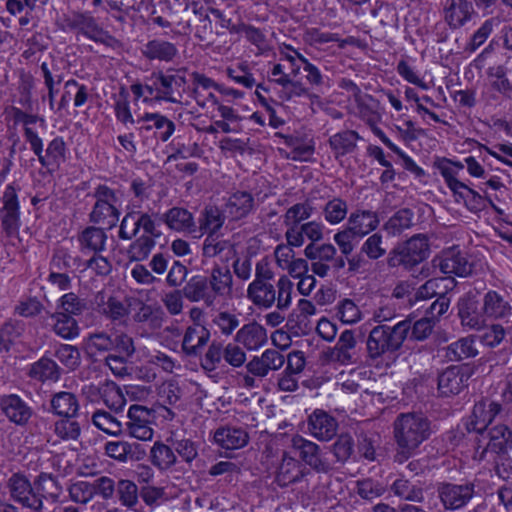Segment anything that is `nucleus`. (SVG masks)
<instances>
[{
	"label": "nucleus",
	"mask_w": 512,
	"mask_h": 512,
	"mask_svg": "<svg viewBox=\"0 0 512 512\" xmlns=\"http://www.w3.org/2000/svg\"><path fill=\"white\" fill-rule=\"evenodd\" d=\"M254 279L247 287V298L260 309H269L274 304L280 311L291 306L293 282L288 276L282 275L274 286L275 273L270 262L262 258L255 264Z\"/></svg>",
	"instance_id": "1"
},
{
	"label": "nucleus",
	"mask_w": 512,
	"mask_h": 512,
	"mask_svg": "<svg viewBox=\"0 0 512 512\" xmlns=\"http://www.w3.org/2000/svg\"><path fill=\"white\" fill-rule=\"evenodd\" d=\"M393 433L397 444L395 461L403 463L429 438L430 421L420 413H401L393 422Z\"/></svg>",
	"instance_id": "2"
},
{
	"label": "nucleus",
	"mask_w": 512,
	"mask_h": 512,
	"mask_svg": "<svg viewBox=\"0 0 512 512\" xmlns=\"http://www.w3.org/2000/svg\"><path fill=\"white\" fill-rule=\"evenodd\" d=\"M408 324L400 321L394 325L378 324L373 327L366 340L367 358L377 361L386 354L399 351L407 339Z\"/></svg>",
	"instance_id": "3"
},
{
	"label": "nucleus",
	"mask_w": 512,
	"mask_h": 512,
	"mask_svg": "<svg viewBox=\"0 0 512 512\" xmlns=\"http://www.w3.org/2000/svg\"><path fill=\"white\" fill-rule=\"evenodd\" d=\"M91 196L95 202L88 215L89 221L107 230L116 227L121 215L118 192L106 184H98Z\"/></svg>",
	"instance_id": "4"
},
{
	"label": "nucleus",
	"mask_w": 512,
	"mask_h": 512,
	"mask_svg": "<svg viewBox=\"0 0 512 512\" xmlns=\"http://www.w3.org/2000/svg\"><path fill=\"white\" fill-rule=\"evenodd\" d=\"M430 255L429 238L426 234H415L405 242L390 250L387 265L390 268L402 266L411 271Z\"/></svg>",
	"instance_id": "5"
},
{
	"label": "nucleus",
	"mask_w": 512,
	"mask_h": 512,
	"mask_svg": "<svg viewBox=\"0 0 512 512\" xmlns=\"http://www.w3.org/2000/svg\"><path fill=\"white\" fill-rule=\"evenodd\" d=\"M24 137L30 145V149L37 156L40 165L48 172L58 171L67 159V147L60 136L53 138L44 150L43 141L32 128L24 129Z\"/></svg>",
	"instance_id": "6"
},
{
	"label": "nucleus",
	"mask_w": 512,
	"mask_h": 512,
	"mask_svg": "<svg viewBox=\"0 0 512 512\" xmlns=\"http://www.w3.org/2000/svg\"><path fill=\"white\" fill-rule=\"evenodd\" d=\"M304 254L312 261V272L322 278L328 276L331 269L337 272L346 265L345 258L337 256L336 248L330 243H310L305 247Z\"/></svg>",
	"instance_id": "7"
},
{
	"label": "nucleus",
	"mask_w": 512,
	"mask_h": 512,
	"mask_svg": "<svg viewBox=\"0 0 512 512\" xmlns=\"http://www.w3.org/2000/svg\"><path fill=\"white\" fill-rule=\"evenodd\" d=\"M20 187L16 182L5 186L0 197V222L2 231L7 237L18 234L21 226V208L18 192Z\"/></svg>",
	"instance_id": "8"
},
{
	"label": "nucleus",
	"mask_w": 512,
	"mask_h": 512,
	"mask_svg": "<svg viewBox=\"0 0 512 512\" xmlns=\"http://www.w3.org/2000/svg\"><path fill=\"white\" fill-rule=\"evenodd\" d=\"M64 26L70 31H77L86 38L112 46L116 39L105 31L97 20L88 12H72L63 19Z\"/></svg>",
	"instance_id": "9"
},
{
	"label": "nucleus",
	"mask_w": 512,
	"mask_h": 512,
	"mask_svg": "<svg viewBox=\"0 0 512 512\" xmlns=\"http://www.w3.org/2000/svg\"><path fill=\"white\" fill-rule=\"evenodd\" d=\"M360 351L355 332L346 329L339 335L336 344L324 352V357L329 363L349 366L360 362Z\"/></svg>",
	"instance_id": "10"
},
{
	"label": "nucleus",
	"mask_w": 512,
	"mask_h": 512,
	"mask_svg": "<svg viewBox=\"0 0 512 512\" xmlns=\"http://www.w3.org/2000/svg\"><path fill=\"white\" fill-rule=\"evenodd\" d=\"M151 79H158L160 101L180 104L185 93L187 79L182 69L169 68L164 71H154Z\"/></svg>",
	"instance_id": "11"
},
{
	"label": "nucleus",
	"mask_w": 512,
	"mask_h": 512,
	"mask_svg": "<svg viewBox=\"0 0 512 512\" xmlns=\"http://www.w3.org/2000/svg\"><path fill=\"white\" fill-rule=\"evenodd\" d=\"M432 262L443 274L449 276L468 277L474 269V264L469 260L467 252L460 249L459 246L443 250Z\"/></svg>",
	"instance_id": "12"
},
{
	"label": "nucleus",
	"mask_w": 512,
	"mask_h": 512,
	"mask_svg": "<svg viewBox=\"0 0 512 512\" xmlns=\"http://www.w3.org/2000/svg\"><path fill=\"white\" fill-rule=\"evenodd\" d=\"M502 411V406L490 399H481L475 403L472 414L466 421L465 429L471 434L475 435V440L478 436H484V432L489 424L499 415Z\"/></svg>",
	"instance_id": "13"
},
{
	"label": "nucleus",
	"mask_w": 512,
	"mask_h": 512,
	"mask_svg": "<svg viewBox=\"0 0 512 512\" xmlns=\"http://www.w3.org/2000/svg\"><path fill=\"white\" fill-rule=\"evenodd\" d=\"M437 494L445 509L458 510L473 498L475 485L473 482L462 484L443 482L438 484Z\"/></svg>",
	"instance_id": "14"
},
{
	"label": "nucleus",
	"mask_w": 512,
	"mask_h": 512,
	"mask_svg": "<svg viewBox=\"0 0 512 512\" xmlns=\"http://www.w3.org/2000/svg\"><path fill=\"white\" fill-rule=\"evenodd\" d=\"M9 489L11 497L23 507L35 512L42 510L41 496L37 493L35 484L32 485L26 477L14 474L9 479Z\"/></svg>",
	"instance_id": "15"
},
{
	"label": "nucleus",
	"mask_w": 512,
	"mask_h": 512,
	"mask_svg": "<svg viewBox=\"0 0 512 512\" xmlns=\"http://www.w3.org/2000/svg\"><path fill=\"white\" fill-rule=\"evenodd\" d=\"M9 489L11 497L23 507L35 512L42 510L41 496L37 493L35 484L32 485L26 477L14 474L9 479Z\"/></svg>",
	"instance_id": "16"
},
{
	"label": "nucleus",
	"mask_w": 512,
	"mask_h": 512,
	"mask_svg": "<svg viewBox=\"0 0 512 512\" xmlns=\"http://www.w3.org/2000/svg\"><path fill=\"white\" fill-rule=\"evenodd\" d=\"M457 308L461 325L464 328L479 331L486 327L487 317L483 305L480 306V302L474 295L467 294L461 297Z\"/></svg>",
	"instance_id": "17"
},
{
	"label": "nucleus",
	"mask_w": 512,
	"mask_h": 512,
	"mask_svg": "<svg viewBox=\"0 0 512 512\" xmlns=\"http://www.w3.org/2000/svg\"><path fill=\"white\" fill-rule=\"evenodd\" d=\"M126 423L128 434L136 439L147 441L153 437L152 412L142 405H131L127 413Z\"/></svg>",
	"instance_id": "18"
},
{
	"label": "nucleus",
	"mask_w": 512,
	"mask_h": 512,
	"mask_svg": "<svg viewBox=\"0 0 512 512\" xmlns=\"http://www.w3.org/2000/svg\"><path fill=\"white\" fill-rule=\"evenodd\" d=\"M207 279L216 303L220 300H230L234 297V279L228 266L213 265L207 275Z\"/></svg>",
	"instance_id": "19"
},
{
	"label": "nucleus",
	"mask_w": 512,
	"mask_h": 512,
	"mask_svg": "<svg viewBox=\"0 0 512 512\" xmlns=\"http://www.w3.org/2000/svg\"><path fill=\"white\" fill-rule=\"evenodd\" d=\"M97 312L113 324L126 325L129 307L117 296L100 292L95 298Z\"/></svg>",
	"instance_id": "20"
},
{
	"label": "nucleus",
	"mask_w": 512,
	"mask_h": 512,
	"mask_svg": "<svg viewBox=\"0 0 512 512\" xmlns=\"http://www.w3.org/2000/svg\"><path fill=\"white\" fill-rule=\"evenodd\" d=\"M477 441V453L480 448L479 458L483 459L488 451L496 454L504 452L509 446L512 445V431L506 425H497L484 432V436H480Z\"/></svg>",
	"instance_id": "21"
},
{
	"label": "nucleus",
	"mask_w": 512,
	"mask_h": 512,
	"mask_svg": "<svg viewBox=\"0 0 512 512\" xmlns=\"http://www.w3.org/2000/svg\"><path fill=\"white\" fill-rule=\"evenodd\" d=\"M487 319L508 321L512 317V300L505 292L487 291L482 298Z\"/></svg>",
	"instance_id": "22"
},
{
	"label": "nucleus",
	"mask_w": 512,
	"mask_h": 512,
	"mask_svg": "<svg viewBox=\"0 0 512 512\" xmlns=\"http://www.w3.org/2000/svg\"><path fill=\"white\" fill-rule=\"evenodd\" d=\"M307 428L310 435L319 441H329L337 433L338 422L325 410L315 409L308 417Z\"/></svg>",
	"instance_id": "23"
},
{
	"label": "nucleus",
	"mask_w": 512,
	"mask_h": 512,
	"mask_svg": "<svg viewBox=\"0 0 512 512\" xmlns=\"http://www.w3.org/2000/svg\"><path fill=\"white\" fill-rule=\"evenodd\" d=\"M285 363L284 355L276 349H267L261 356H254L246 364L247 371L255 377H266L270 371L279 370Z\"/></svg>",
	"instance_id": "24"
},
{
	"label": "nucleus",
	"mask_w": 512,
	"mask_h": 512,
	"mask_svg": "<svg viewBox=\"0 0 512 512\" xmlns=\"http://www.w3.org/2000/svg\"><path fill=\"white\" fill-rule=\"evenodd\" d=\"M0 408L10 422L19 426L26 425L33 414L32 408L16 394L2 396Z\"/></svg>",
	"instance_id": "25"
},
{
	"label": "nucleus",
	"mask_w": 512,
	"mask_h": 512,
	"mask_svg": "<svg viewBox=\"0 0 512 512\" xmlns=\"http://www.w3.org/2000/svg\"><path fill=\"white\" fill-rule=\"evenodd\" d=\"M183 296L190 302H202L206 307L216 305L207 276L195 275L191 277L182 289Z\"/></svg>",
	"instance_id": "26"
},
{
	"label": "nucleus",
	"mask_w": 512,
	"mask_h": 512,
	"mask_svg": "<svg viewBox=\"0 0 512 512\" xmlns=\"http://www.w3.org/2000/svg\"><path fill=\"white\" fill-rule=\"evenodd\" d=\"M266 329L256 321L244 324L237 330L234 341L249 351H256L267 342Z\"/></svg>",
	"instance_id": "27"
},
{
	"label": "nucleus",
	"mask_w": 512,
	"mask_h": 512,
	"mask_svg": "<svg viewBox=\"0 0 512 512\" xmlns=\"http://www.w3.org/2000/svg\"><path fill=\"white\" fill-rule=\"evenodd\" d=\"M213 439L223 449L236 450L247 445L249 435L242 427L226 425L215 430Z\"/></svg>",
	"instance_id": "28"
},
{
	"label": "nucleus",
	"mask_w": 512,
	"mask_h": 512,
	"mask_svg": "<svg viewBox=\"0 0 512 512\" xmlns=\"http://www.w3.org/2000/svg\"><path fill=\"white\" fill-rule=\"evenodd\" d=\"M210 339V331L204 325H190L186 328L182 339V351L190 357L202 353Z\"/></svg>",
	"instance_id": "29"
},
{
	"label": "nucleus",
	"mask_w": 512,
	"mask_h": 512,
	"mask_svg": "<svg viewBox=\"0 0 512 512\" xmlns=\"http://www.w3.org/2000/svg\"><path fill=\"white\" fill-rule=\"evenodd\" d=\"M47 326L64 340H73L80 334L77 320L65 312L48 313Z\"/></svg>",
	"instance_id": "30"
},
{
	"label": "nucleus",
	"mask_w": 512,
	"mask_h": 512,
	"mask_svg": "<svg viewBox=\"0 0 512 512\" xmlns=\"http://www.w3.org/2000/svg\"><path fill=\"white\" fill-rule=\"evenodd\" d=\"M308 473L309 471L303 467L299 460L283 453L275 479L279 486L287 487L300 481Z\"/></svg>",
	"instance_id": "31"
},
{
	"label": "nucleus",
	"mask_w": 512,
	"mask_h": 512,
	"mask_svg": "<svg viewBox=\"0 0 512 512\" xmlns=\"http://www.w3.org/2000/svg\"><path fill=\"white\" fill-rule=\"evenodd\" d=\"M141 55L149 61L171 62L178 55L174 43L155 38L146 42L140 49Z\"/></svg>",
	"instance_id": "32"
},
{
	"label": "nucleus",
	"mask_w": 512,
	"mask_h": 512,
	"mask_svg": "<svg viewBox=\"0 0 512 512\" xmlns=\"http://www.w3.org/2000/svg\"><path fill=\"white\" fill-rule=\"evenodd\" d=\"M380 220L376 212L358 209L350 213L347 228L356 237L363 238L379 226Z\"/></svg>",
	"instance_id": "33"
},
{
	"label": "nucleus",
	"mask_w": 512,
	"mask_h": 512,
	"mask_svg": "<svg viewBox=\"0 0 512 512\" xmlns=\"http://www.w3.org/2000/svg\"><path fill=\"white\" fill-rule=\"evenodd\" d=\"M474 14V8L468 0H446L444 18L448 25L457 29L467 23Z\"/></svg>",
	"instance_id": "34"
},
{
	"label": "nucleus",
	"mask_w": 512,
	"mask_h": 512,
	"mask_svg": "<svg viewBox=\"0 0 512 512\" xmlns=\"http://www.w3.org/2000/svg\"><path fill=\"white\" fill-rule=\"evenodd\" d=\"M160 220L171 230L176 232L193 233L196 224L193 214L183 207H172L163 213Z\"/></svg>",
	"instance_id": "35"
},
{
	"label": "nucleus",
	"mask_w": 512,
	"mask_h": 512,
	"mask_svg": "<svg viewBox=\"0 0 512 512\" xmlns=\"http://www.w3.org/2000/svg\"><path fill=\"white\" fill-rule=\"evenodd\" d=\"M467 375L458 366H451L438 377V390L443 396L456 395L466 386Z\"/></svg>",
	"instance_id": "36"
},
{
	"label": "nucleus",
	"mask_w": 512,
	"mask_h": 512,
	"mask_svg": "<svg viewBox=\"0 0 512 512\" xmlns=\"http://www.w3.org/2000/svg\"><path fill=\"white\" fill-rule=\"evenodd\" d=\"M316 200L317 197L312 192L305 201L296 203L288 208L283 216L284 225L286 227H296L300 226L302 221L309 219L318 210Z\"/></svg>",
	"instance_id": "37"
},
{
	"label": "nucleus",
	"mask_w": 512,
	"mask_h": 512,
	"mask_svg": "<svg viewBox=\"0 0 512 512\" xmlns=\"http://www.w3.org/2000/svg\"><path fill=\"white\" fill-rule=\"evenodd\" d=\"M254 208V197L247 191L232 193L226 204L225 211L231 220H240L248 216Z\"/></svg>",
	"instance_id": "38"
},
{
	"label": "nucleus",
	"mask_w": 512,
	"mask_h": 512,
	"mask_svg": "<svg viewBox=\"0 0 512 512\" xmlns=\"http://www.w3.org/2000/svg\"><path fill=\"white\" fill-rule=\"evenodd\" d=\"M106 228L100 226H89L85 228L78 237L82 252L101 253L106 250L107 234Z\"/></svg>",
	"instance_id": "39"
},
{
	"label": "nucleus",
	"mask_w": 512,
	"mask_h": 512,
	"mask_svg": "<svg viewBox=\"0 0 512 512\" xmlns=\"http://www.w3.org/2000/svg\"><path fill=\"white\" fill-rule=\"evenodd\" d=\"M223 211L215 205H207L200 212L198 223L201 234L214 235L218 234L225 222Z\"/></svg>",
	"instance_id": "40"
},
{
	"label": "nucleus",
	"mask_w": 512,
	"mask_h": 512,
	"mask_svg": "<svg viewBox=\"0 0 512 512\" xmlns=\"http://www.w3.org/2000/svg\"><path fill=\"white\" fill-rule=\"evenodd\" d=\"M140 122H151L152 124L142 126L140 130H158V138L162 142L168 141L176 128L172 120L160 113H145L140 119H138V123Z\"/></svg>",
	"instance_id": "41"
},
{
	"label": "nucleus",
	"mask_w": 512,
	"mask_h": 512,
	"mask_svg": "<svg viewBox=\"0 0 512 512\" xmlns=\"http://www.w3.org/2000/svg\"><path fill=\"white\" fill-rule=\"evenodd\" d=\"M89 97L90 94L87 86L80 84L74 79H70L65 82L64 93L59 101L58 110L66 108L72 99L74 106L80 108L88 101Z\"/></svg>",
	"instance_id": "42"
},
{
	"label": "nucleus",
	"mask_w": 512,
	"mask_h": 512,
	"mask_svg": "<svg viewBox=\"0 0 512 512\" xmlns=\"http://www.w3.org/2000/svg\"><path fill=\"white\" fill-rule=\"evenodd\" d=\"M359 139V134L353 130H344L330 136L329 145L335 158L338 159L341 156L352 153L356 149Z\"/></svg>",
	"instance_id": "43"
},
{
	"label": "nucleus",
	"mask_w": 512,
	"mask_h": 512,
	"mask_svg": "<svg viewBox=\"0 0 512 512\" xmlns=\"http://www.w3.org/2000/svg\"><path fill=\"white\" fill-rule=\"evenodd\" d=\"M356 104V114L368 125L374 126L381 119L378 112L380 103L372 95L363 93L354 100Z\"/></svg>",
	"instance_id": "44"
},
{
	"label": "nucleus",
	"mask_w": 512,
	"mask_h": 512,
	"mask_svg": "<svg viewBox=\"0 0 512 512\" xmlns=\"http://www.w3.org/2000/svg\"><path fill=\"white\" fill-rule=\"evenodd\" d=\"M478 355L473 336L460 338L445 348V357L449 361H461Z\"/></svg>",
	"instance_id": "45"
},
{
	"label": "nucleus",
	"mask_w": 512,
	"mask_h": 512,
	"mask_svg": "<svg viewBox=\"0 0 512 512\" xmlns=\"http://www.w3.org/2000/svg\"><path fill=\"white\" fill-rule=\"evenodd\" d=\"M28 375L30 378L41 382L57 381L61 372L60 367L54 360L42 357L31 365Z\"/></svg>",
	"instance_id": "46"
},
{
	"label": "nucleus",
	"mask_w": 512,
	"mask_h": 512,
	"mask_svg": "<svg viewBox=\"0 0 512 512\" xmlns=\"http://www.w3.org/2000/svg\"><path fill=\"white\" fill-rule=\"evenodd\" d=\"M51 408L53 413L60 417H76L79 403L73 393L62 391L53 395Z\"/></svg>",
	"instance_id": "47"
},
{
	"label": "nucleus",
	"mask_w": 512,
	"mask_h": 512,
	"mask_svg": "<svg viewBox=\"0 0 512 512\" xmlns=\"http://www.w3.org/2000/svg\"><path fill=\"white\" fill-rule=\"evenodd\" d=\"M234 253L233 244L223 239L219 234L208 235L202 245V255L204 258L222 257L229 258Z\"/></svg>",
	"instance_id": "48"
},
{
	"label": "nucleus",
	"mask_w": 512,
	"mask_h": 512,
	"mask_svg": "<svg viewBox=\"0 0 512 512\" xmlns=\"http://www.w3.org/2000/svg\"><path fill=\"white\" fill-rule=\"evenodd\" d=\"M34 484L42 501L43 499H50L51 501L56 502L59 500L63 491L59 480L52 474L41 473L34 480Z\"/></svg>",
	"instance_id": "49"
},
{
	"label": "nucleus",
	"mask_w": 512,
	"mask_h": 512,
	"mask_svg": "<svg viewBox=\"0 0 512 512\" xmlns=\"http://www.w3.org/2000/svg\"><path fill=\"white\" fill-rule=\"evenodd\" d=\"M487 76L492 89L507 100H512V83L507 77V69L502 66L489 67Z\"/></svg>",
	"instance_id": "50"
},
{
	"label": "nucleus",
	"mask_w": 512,
	"mask_h": 512,
	"mask_svg": "<svg viewBox=\"0 0 512 512\" xmlns=\"http://www.w3.org/2000/svg\"><path fill=\"white\" fill-rule=\"evenodd\" d=\"M151 462L160 470H167L176 464L177 457L174 448L160 441L153 444L150 450Z\"/></svg>",
	"instance_id": "51"
},
{
	"label": "nucleus",
	"mask_w": 512,
	"mask_h": 512,
	"mask_svg": "<svg viewBox=\"0 0 512 512\" xmlns=\"http://www.w3.org/2000/svg\"><path fill=\"white\" fill-rule=\"evenodd\" d=\"M85 347L91 357H97L113 350V337L104 331L91 333L85 339Z\"/></svg>",
	"instance_id": "52"
},
{
	"label": "nucleus",
	"mask_w": 512,
	"mask_h": 512,
	"mask_svg": "<svg viewBox=\"0 0 512 512\" xmlns=\"http://www.w3.org/2000/svg\"><path fill=\"white\" fill-rule=\"evenodd\" d=\"M414 213L408 208L398 210L384 224V229L389 235H400L404 230L409 229L413 225Z\"/></svg>",
	"instance_id": "53"
},
{
	"label": "nucleus",
	"mask_w": 512,
	"mask_h": 512,
	"mask_svg": "<svg viewBox=\"0 0 512 512\" xmlns=\"http://www.w3.org/2000/svg\"><path fill=\"white\" fill-rule=\"evenodd\" d=\"M392 492L399 498L420 503L424 499L423 489L404 478L396 479L391 485Z\"/></svg>",
	"instance_id": "54"
},
{
	"label": "nucleus",
	"mask_w": 512,
	"mask_h": 512,
	"mask_svg": "<svg viewBox=\"0 0 512 512\" xmlns=\"http://www.w3.org/2000/svg\"><path fill=\"white\" fill-rule=\"evenodd\" d=\"M324 219L331 225L341 223L347 216L348 204L345 200L334 197L322 207Z\"/></svg>",
	"instance_id": "55"
},
{
	"label": "nucleus",
	"mask_w": 512,
	"mask_h": 512,
	"mask_svg": "<svg viewBox=\"0 0 512 512\" xmlns=\"http://www.w3.org/2000/svg\"><path fill=\"white\" fill-rule=\"evenodd\" d=\"M401 324L407 323V339L414 341H424L432 333L434 327V321L428 317H423L417 321H413L410 318H406L400 321Z\"/></svg>",
	"instance_id": "56"
},
{
	"label": "nucleus",
	"mask_w": 512,
	"mask_h": 512,
	"mask_svg": "<svg viewBox=\"0 0 512 512\" xmlns=\"http://www.w3.org/2000/svg\"><path fill=\"white\" fill-rule=\"evenodd\" d=\"M155 246V240L148 235L136 238L127 249V257L130 261L140 262L148 258Z\"/></svg>",
	"instance_id": "57"
},
{
	"label": "nucleus",
	"mask_w": 512,
	"mask_h": 512,
	"mask_svg": "<svg viewBox=\"0 0 512 512\" xmlns=\"http://www.w3.org/2000/svg\"><path fill=\"white\" fill-rule=\"evenodd\" d=\"M92 422L98 429L112 436H119L123 432L121 422L106 411H96L92 416Z\"/></svg>",
	"instance_id": "58"
},
{
	"label": "nucleus",
	"mask_w": 512,
	"mask_h": 512,
	"mask_svg": "<svg viewBox=\"0 0 512 512\" xmlns=\"http://www.w3.org/2000/svg\"><path fill=\"white\" fill-rule=\"evenodd\" d=\"M336 315L344 324H355L362 319V312L358 305L351 299L345 298L338 302Z\"/></svg>",
	"instance_id": "59"
},
{
	"label": "nucleus",
	"mask_w": 512,
	"mask_h": 512,
	"mask_svg": "<svg viewBox=\"0 0 512 512\" xmlns=\"http://www.w3.org/2000/svg\"><path fill=\"white\" fill-rule=\"evenodd\" d=\"M100 398L107 407L115 411L121 410L125 404V398L120 388L112 381L102 383V393Z\"/></svg>",
	"instance_id": "60"
},
{
	"label": "nucleus",
	"mask_w": 512,
	"mask_h": 512,
	"mask_svg": "<svg viewBox=\"0 0 512 512\" xmlns=\"http://www.w3.org/2000/svg\"><path fill=\"white\" fill-rule=\"evenodd\" d=\"M54 356L69 370H75L80 366L81 355L76 346L60 344L57 346Z\"/></svg>",
	"instance_id": "61"
},
{
	"label": "nucleus",
	"mask_w": 512,
	"mask_h": 512,
	"mask_svg": "<svg viewBox=\"0 0 512 512\" xmlns=\"http://www.w3.org/2000/svg\"><path fill=\"white\" fill-rule=\"evenodd\" d=\"M286 145L291 149L288 158L292 160H307L314 152L312 141H304L298 137H285Z\"/></svg>",
	"instance_id": "62"
},
{
	"label": "nucleus",
	"mask_w": 512,
	"mask_h": 512,
	"mask_svg": "<svg viewBox=\"0 0 512 512\" xmlns=\"http://www.w3.org/2000/svg\"><path fill=\"white\" fill-rule=\"evenodd\" d=\"M75 417H62L54 424L55 434L62 440H77L81 434V427Z\"/></svg>",
	"instance_id": "63"
},
{
	"label": "nucleus",
	"mask_w": 512,
	"mask_h": 512,
	"mask_svg": "<svg viewBox=\"0 0 512 512\" xmlns=\"http://www.w3.org/2000/svg\"><path fill=\"white\" fill-rule=\"evenodd\" d=\"M57 308L59 312H65L68 315L79 316L87 309L84 299L78 297L75 293H66L58 300Z\"/></svg>",
	"instance_id": "64"
}]
</instances>
